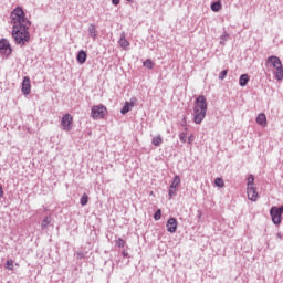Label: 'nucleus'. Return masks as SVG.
<instances>
[{
    "label": "nucleus",
    "mask_w": 283,
    "mask_h": 283,
    "mask_svg": "<svg viewBox=\"0 0 283 283\" xmlns=\"http://www.w3.org/2000/svg\"><path fill=\"white\" fill-rule=\"evenodd\" d=\"M11 23L13 25L12 36H30V20L25 18V12L21 7H17L10 14Z\"/></svg>",
    "instance_id": "1"
},
{
    "label": "nucleus",
    "mask_w": 283,
    "mask_h": 283,
    "mask_svg": "<svg viewBox=\"0 0 283 283\" xmlns=\"http://www.w3.org/2000/svg\"><path fill=\"white\" fill-rule=\"evenodd\" d=\"M207 97H205V95L197 97L193 107V118L196 125H200V123L205 120V116H207Z\"/></svg>",
    "instance_id": "2"
},
{
    "label": "nucleus",
    "mask_w": 283,
    "mask_h": 283,
    "mask_svg": "<svg viewBox=\"0 0 283 283\" xmlns=\"http://www.w3.org/2000/svg\"><path fill=\"white\" fill-rule=\"evenodd\" d=\"M265 65H268V67H273L272 72L276 81H283V65L280 57L275 55L268 57Z\"/></svg>",
    "instance_id": "3"
},
{
    "label": "nucleus",
    "mask_w": 283,
    "mask_h": 283,
    "mask_svg": "<svg viewBox=\"0 0 283 283\" xmlns=\"http://www.w3.org/2000/svg\"><path fill=\"white\" fill-rule=\"evenodd\" d=\"M247 193H248V198L252 202H255L259 198L258 188H255V177H253V175H250L248 177Z\"/></svg>",
    "instance_id": "4"
},
{
    "label": "nucleus",
    "mask_w": 283,
    "mask_h": 283,
    "mask_svg": "<svg viewBox=\"0 0 283 283\" xmlns=\"http://www.w3.org/2000/svg\"><path fill=\"white\" fill-rule=\"evenodd\" d=\"M91 116L94 118V120L105 118V116H107V107H105L103 104L93 106L91 109Z\"/></svg>",
    "instance_id": "5"
},
{
    "label": "nucleus",
    "mask_w": 283,
    "mask_h": 283,
    "mask_svg": "<svg viewBox=\"0 0 283 283\" xmlns=\"http://www.w3.org/2000/svg\"><path fill=\"white\" fill-rule=\"evenodd\" d=\"M282 213H283V206L280 208L272 207L270 210V216L272 218L273 224H281L282 223Z\"/></svg>",
    "instance_id": "6"
},
{
    "label": "nucleus",
    "mask_w": 283,
    "mask_h": 283,
    "mask_svg": "<svg viewBox=\"0 0 283 283\" xmlns=\"http://www.w3.org/2000/svg\"><path fill=\"white\" fill-rule=\"evenodd\" d=\"M61 125L64 132H72V127H74V117L70 114L63 115Z\"/></svg>",
    "instance_id": "7"
},
{
    "label": "nucleus",
    "mask_w": 283,
    "mask_h": 283,
    "mask_svg": "<svg viewBox=\"0 0 283 283\" xmlns=\"http://www.w3.org/2000/svg\"><path fill=\"white\" fill-rule=\"evenodd\" d=\"M0 54H2V56H10V54H12V46L6 39L0 40Z\"/></svg>",
    "instance_id": "8"
},
{
    "label": "nucleus",
    "mask_w": 283,
    "mask_h": 283,
    "mask_svg": "<svg viewBox=\"0 0 283 283\" xmlns=\"http://www.w3.org/2000/svg\"><path fill=\"white\" fill-rule=\"evenodd\" d=\"M21 92L24 96H30V92H32V83L30 77L25 76L23 78Z\"/></svg>",
    "instance_id": "9"
},
{
    "label": "nucleus",
    "mask_w": 283,
    "mask_h": 283,
    "mask_svg": "<svg viewBox=\"0 0 283 283\" xmlns=\"http://www.w3.org/2000/svg\"><path fill=\"white\" fill-rule=\"evenodd\" d=\"M166 227L168 233H176V231H178V220H176V218H170L167 221Z\"/></svg>",
    "instance_id": "10"
},
{
    "label": "nucleus",
    "mask_w": 283,
    "mask_h": 283,
    "mask_svg": "<svg viewBox=\"0 0 283 283\" xmlns=\"http://www.w3.org/2000/svg\"><path fill=\"white\" fill-rule=\"evenodd\" d=\"M138 103V99L136 97L130 98L129 102H125L124 107L120 111V114H127L132 112V107H134Z\"/></svg>",
    "instance_id": "11"
},
{
    "label": "nucleus",
    "mask_w": 283,
    "mask_h": 283,
    "mask_svg": "<svg viewBox=\"0 0 283 283\" xmlns=\"http://www.w3.org/2000/svg\"><path fill=\"white\" fill-rule=\"evenodd\" d=\"M256 123L258 125H261V127H266V115L264 113L259 114Z\"/></svg>",
    "instance_id": "12"
},
{
    "label": "nucleus",
    "mask_w": 283,
    "mask_h": 283,
    "mask_svg": "<svg viewBox=\"0 0 283 283\" xmlns=\"http://www.w3.org/2000/svg\"><path fill=\"white\" fill-rule=\"evenodd\" d=\"M87 61V53L85 51H80L77 54V62L83 65Z\"/></svg>",
    "instance_id": "13"
},
{
    "label": "nucleus",
    "mask_w": 283,
    "mask_h": 283,
    "mask_svg": "<svg viewBox=\"0 0 283 283\" xmlns=\"http://www.w3.org/2000/svg\"><path fill=\"white\" fill-rule=\"evenodd\" d=\"M143 65L144 67H146V70H154V67H156V63L151 61V59H147L146 61H144Z\"/></svg>",
    "instance_id": "14"
},
{
    "label": "nucleus",
    "mask_w": 283,
    "mask_h": 283,
    "mask_svg": "<svg viewBox=\"0 0 283 283\" xmlns=\"http://www.w3.org/2000/svg\"><path fill=\"white\" fill-rule=\"evenodd\" d=\"M15 41L19 45H25L30 41V36H15Z\"/></svg>",
    "instance_id": "15"
},
{
    "label": "nucleus",
    "mask_w": 283,
    "mask_h": 283,
    "mask_svg": "<svg viewBox=\"0 0 283 283\" xmlns=\"http://www.w3.org/2000/svg\"><path fill=\"white\" fill-rule=\"evenodd\" d=\"M248 83H249V75L248 74L241 75L239 80V85H241V87H244V85H247Z\"/></svg>",
    "instance_id": "16"
},
{
    "label": "nucleus",
    "mask_w": 283,
    "mask_h": 283,
    "mask_svg": "<svg viewBox=\"0 0 283 283\" xmlns=\"http://www.w3.org/2000/svg\"><path fill=\"white\" fill-rule=\"evenodd\" d=\"M170 187H172V189H178V187H180V176L176 175L174 177V180H172Z\"/></svg>",
    "instance_id": "17"
},
{
    "label": "nucleus",
    "mask_w": 283,
    "mask_h": 283,
    "mask_svg": "<svg viewBox=\"0 0 283 283\" xmlns=\"http://www.w3.org/2000/svg\"><path fill=\"white\" fill-rule=\"evenodd\" d=\"M221 9H222V3L220 1L213 2L211 4L212 12H220Z\"/></svg>",
    "instance_id": "18"
},
{
    "label": "nucleus",
    "mask_w": 283,
    "mask_h": 283,
    "mask_svg": "<svg viewBox=\"0 0 283 283\" xmlns=\"http://www.w3.org/2000/svg\"><path fill=\"white\" fill-rule=\"evenodd\" d=\"M119 45L124 50H127L129 48V41H127V38H120L119 39Z\"/></svg>",
    "instance_id": "19"
},
{
    "label": "nucleus",
    "mask_w": 283,
    "mask_h": 283,
    "mask_svg": "<svg viewBox=\"0 0 283 283\" xmlns=\"http://www.w3.org/2000/svg\"><path fill=\"white\" fill-rule=\"evenodd\" d=\"M153 145L155 147H160V145H163V137L159 135V136H156L153 138Z\"/></svg>",
    "instance_id": "20"
},
{
    "label": "nucleus",
    "mask_w": 283,
    "mask_h": 283,
    "mask_svg": "<svg viewBox=\"0 0 283 283\" xmlns=\"http://www.w3.org/2000/svg\"><path fill=\"white\" fill-rule=\"evenodd\" d=\"M214 185H216V187L222 188V187H224V180H222V178L218 177L214 179Z\"/></svg>",
    "instance_id": "21"
},
{
    "label": "nucleus",
    "mask_w": 283,
    "mask_h": 283,
    "mask_svg": "<svg viewBox=\"0 0 283 283\" xmlns=\"http://www.w3.org/2000/svg\"><path fill=\"white\" fill-rule=\"evenodd\" d=\"M88 200H90V197H87V193H84V195L81 197V205H82L83 207H85V205H87Z\"/></svg>",
    "instance_id": "22"
},
{
    "label": "nucleus",
    "mask_w": 283,
    "mask_h": 283,
    "mask_svg": "<svg viewBox=\"0 0 283 283\" xmlns=\"http://www.w3.org/2000/svg\"><path fill=\"white\" fill-rule=\"evenodd\" d=\"M50 222H51L50 217H45L41 224L42 229H48V226L50 224Z\"/></svg>",
    "instance_id": "23"
},
{
    "label": "nucleus",
    "mask_w": 283,
    "mask_h": 283,
    "mask_svg": "<svg viewBox=\"0 0 283 283\" xmlns=\"http://www.w3.org/2000/svg\"><path fill=\"white\" fill-rule=\"evenodd\" d=\"M126 242L124 239L119 238L116 240V247H118V249H123V247H125Z\"/></svg>",
    "instance_id": "24"
},
{
    "label": "nucleus",
    "mask_w": 283,
    "mask_h": 283,
    "mask_svg": "<svg viewBox=\"0 0 283 283\" xmlns=\"http://www.w3.org/2000/svg\"><path fill=\"white\" fill-rule=\"evenodd\" d=\"M176 191H178V188H172V186H170L168 191L169 198H174V196H176Z\"/></svg>",
    "instance_id": "25"
},
{
    "label": "nucleus",
    "mask_w": 283,
    "mask_h": 283,
    "mask_svg": "<svg viewBox=\"0 0 283 283\" xmlns=\"http://www.w3.org/2000/svg\"><path fill=\"white\" fill-rule=\"evenodd\" d=\"M179 138H180L181 143H187V139H188L187 133H181L179 135Z\"/></svg>",
    "instance_id": "26"
},
{
    "label": "nucleus",
    "mask_w": 283,
    "mask_h": 283,
    "mask_svg": "<svg viewBox=\"0 0 283 283\" xmlns=\"http://www.w3.org/2000/svg\"><path fill=\"white\" fill-rule=\"evenodd\" d=\"M154 218H155V220H160V218H163V213H161L160 209H158L155 212Z\"/></svg>",
    "instance_id": "27"
},
{
    "label": "nucleus",
    "mask_w": 283,
    "mask_h": 283,
    "mask_svg": "<svg viewBox=\"0 0 283 283\" xmlns=\"http://www.w3.org/2000/svg\"><path fill=\"white\" fill-rule=\"evenodd\" d=\"M228 71L223 70L220 74H219V78L220 81H224V78L227 77Z\"/></svg>",
    "instance_id": "28"
},
{
    "label": "nucleus",
    "mask_w": 283,
    "mask_h": 283,
    "mask_svg": "<svg viewBox=\"0 0 283 283\" xmlns=\"http://www.w3.org/2000/svg\"><path fill=\"white\" fill-rule=\"evenodd\" d=\"M7 265H9L10 269H11V271H12V269H13V266H14V261L8 260V261H7Z\"/></svg>",
    "instance_id": "29"
},
{
    "label": "nucleus",
    "mask_w": 283,
    "mask_h": 283,
    "mask_svg": "<svg viewBox=\"0 0 283 283\" xmlns=\"http://www.w3.org/2000/svg\"><path fill=\"white\" fill-rule=\"evenodd\" d=\"M188 143H189V145H191V143H193V135H190V136L188 137Z\"/></svg>",
    "instance_id": "30"
},
{
    "label": "nucleus",
    "mask_w": 283,
    "mask_h": 283,
    "mask_svg": "<svg viewBox=\"0 0 283 283\" xmlns=\"http://www.w3.org/2000/svg\"><path fill=\"white\" fill-rule=\"evenodd\" d=\"M113 6H118L120 3V0H112Z\"/></svg>",
    "instance_id": "31"
},
{
    "label": "nucleus",
    "mask_w": 283,
    "mask_h": 283,
    "mask_svg": "<svg viewBox=\"0 0 283 283\" xmlns=\"http://www.w3.org/2000/svg\"><path fill=\"white\" fill-rule=\"evenodd\" d=\"M0 198H3V187L0 186Z\"/></svg>",
    "instance_id": "32"
},
{
    "label": "nucleus",
    "mask_w": 283,
    "mask_h": 283,
    "mask_svg": "<svg viewBox=\"0 0 283 283\" xmlns=\"http://www.w3.org/2000/svg\"><path fill=\"white\" fill-rule=\"evenodd\" d=\"M123 255H124L125 258H127V252H123Z\"/></svg>",
    "instance_id": "33"
}]
</instances>
